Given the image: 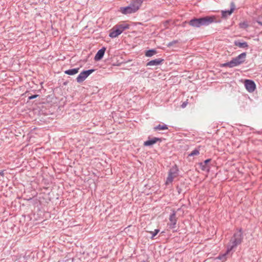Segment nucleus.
<instances>
[{
  "mask_svg": "<svg viewBox=\"0 0 262 262\" xmlns=\"http://www.w3.org/2000/svg\"><path fill=\"white\" fill-rule=\"evenodd\" d=\"M79 68H75L73 69H70L64 72L65 74L69 75H74L77 74L79 72Z\"/></svg>",
  "mask_w": 262,
  "mask_h": 262,
  "instance_id": "15",
  "label": "nucleus"
},
{
  "mask_svg": "<svg viewBox=\"0 0 262 262\" xmlns=\"http://www.w3.org/2000/svg\"><path fill=\"white\" fill-rule=\"evenodd\" d=\"M258 23H259V24H260V25H262V23H260V22H258Z\"/></svg>",
  "mask_w": 262,
  "mask_h": 262,
  "instance_id": "28",
  "label": "nucleus"
},
{
  "mask_svg": "<svg viewBox=\"0 0 262 262\" xmlns=\"http://www.w3.org/2000/svg\"><path fill=\"white\" fill-rule=\"evenodd\" d=\"M177 172L178 169L177 167H172L170 169L166 181V185H168L172 182L173 179L176 178L178 175Z\"/></svg>",
  "mask_w": 262,
  "mask_h": 262,
  "instance_id": "4",
  "label": "nucleus"
},
{
  "mask_svg": "<svg viewBox=\"0 0 262 262\" xmlns=\"http://www.w3.org/2000/svg\"><path fill=\"white\" fill-rule=\"evenodd\" d=\"M144 0H132L129 6L120 8L119 11L127 15L137 12L141 7Z\"/></svg>",
  "mask_w": 262,
  "mask_h": 262,
  "instance_id": "2",
  "label": "nucleus"
},
{
  "mask_svg": "<svg viewBox=\"0 0 262 262\" xmlns=\"http://www.w3.org/2000/svg\"><path fill=\"white\" fill-rule=\"evenodd\" d=\"M234 45L241 48H246L248 47V43L246 42H240L236 41L234 42Z\"/></svg>",
  "mask_w": 262,
  "mask_h": 262,
  "instance_id": "16",
  "label": "nucleus"
},
{
  "mask_svg": "<svg viewBox=\"0 0 262 262\" xmlns=\"http://www.w3.org/2000/svg\"><path fill=\"white\" fill-rule=\"evenodd\" d=\"M187 102H184L182 104V107L183 108H184L186 107V106L187 105Z\"/></svg>",
  "mask_w": 262,
  "mask_h": 262,
  "instance_id": "27",
  "label": "nucleus"
},
{
  "mask_svg": "<svg viewBox=\"0 0 262 262\" xmlns=\"http://www.w3.org/2000/svg\"><path fill=\"white\" fill-rule=\"evenodd\" d=\"M157 52L155 50H149L145 53V56L147 57H151L154 55L156 54Z\"/></svg>",
  "mask_w": 262,
  "mask_h": 262,
  "instance_id": "20",
  "label": "nucleus"
},
{
  "mask_svg": "<svg viewBox=\"0 0 262 262\" xmlns=\"http://www.w3.org/2000/svg\"><path fill=\"white\" fill-rule=\"evenodd\" d=\"M160 141V139L158 138H154L151 140H147L144 142L143 145L145 146H151L155 144L157 141Z\"/></svg>",
  "mask_w": 262,
  "mask_h": 262,
  "instance_id": "13",
  "label": "nucleus"
},
{
  "mask_svg": "<svg viewBox=\"0 0 262 262\" xmlns=\"http://www.w3.org/2000/svg\"><path fill=\"white\" fill-rule=\"evenodd\" d=\"M243 234L241 228L237 229L234 233L233 236L231 238L230 242L227 246L226 252L224 254H220L217 257V259L225 261L227 259L228 253L235 248L238 245L241 244L243 241Z\"/></svg>",
  "mask_w": 262,
  "mask_h": 262,
  "instance_id": "1",
  "label": "nucleus"
},
{
  "mask_svg": "<svg viewBox=\"0 0 262 262\" xmlns=\"http://www.w3.org/2000/svg\"><path fill=\"white\" fill-rule=\"evenodd\" d=\"M244 84L246 90L250 93L253 92L256 89V85L254 82L251 80H245Z\"/></svg>",
  "mask_w": 262,
  "mask_h": 262,
  "instance_id": "6",
  "label": "nucleus"
},
{
  "mask_svg": "<svg viewBox=\"0 0 262 262\" xmlns=\"http://www.w3.org/2000/svg\"><path fill=\"white\" fill-rule=\"evenodd\" d=\"M201 18L203 26H208L213 22H216V17L213 15L207 16Z\"/></svg>",
  "mask_w": 262,
  "mask_h": 262,
  "instance_id": "7",
  "label": "nucleus"
},
{
  "mask_svg": "<svg viewBox=\"0 0 262 262\" xmlns=\"http://www.w3.org/2000/svg\"><path fill=\"white\" fill-rule=\"evenodd\" d=\"M105 48H102L100 50H99L97 53H96L95 56V60H99L102 59L103 56H104L105 51Z\"/></svg>",
  "mask_w": 262,
  "mask_h": 262,
  "instance_id": "11",
  "label": "nucleus"
},
{
  "mask_svg": "<svg viewBox=\"0 0 262 262\" xmlns=\"http://www.w3.org/2000/svg\"><path fill=\"white\" fill-rule=\"evenodd\" d=\"M200 153L199 150L194 149L191 152V153L189 155V156H194L198 155Z\"/></svg>",
  "mask_w": 262,
  "mask_h": 262,
  "instance_id": "22",
  "label": "nucleus"
},
{
  "mask_svg": "<svg viewBox=\"0 0 262 262\" xmlns=\"http://www.w3.org/2000/svg\"><path fill=\"white\" fill-rule=\"evenodd\" d=\"M129 25L124 22L115 25L110 30L109 36L111 38H115L121 34L124 30L128 29Z\"/></svg>",
  "mask_w": 262,
  "mask_h": 262,
  "instance_id": "3",
  "label": "nucleus"
},
{
  "mask_svg": "<svg viewBox=\"0 0 262 262\" xmlns=\"http://www.w3.org/2000/svg\"><path fill=\"white\" fill-rule=\"evenodd\" d=\"M160 230L158 229H156L154 230V231H150L149 233L152 234L151 237V239H154V237L159 232Z\"/></svg>",
  "mask_w": 262,
  "mask_h": 262,
  "instance_id": "21",
  "label": "nucleus"
},
{
  "mask_svg": "<svg viewBox=\"0 0 262 262\" xmlns=\"http://www.w3.org/2000/svg\"><path fill=\"white\" fill-rule=\"evenodd\" d=\"M234 9V7H233L232 8H231L230 9V10L222 11V16L224 17H226L228 15H231L232 13V12H233Z\"/></svg>",
  "mask_w": 262,
  "mask_h": 262,
  "instance_id": "17",
  "label": "nucleus"
},
{
  "mask_svg": "<svg viewBox=\"0 0 262 262\" xmlns=\"http://www.w3.org/2000/svg\"><path fill=\"white\" fill-rule=\"evenodd\" d=\"M37 96H38V95H37L31 96H30V97H29V99H30V100H31V99H34V98H35L37 97Z\"/></svg>",
  "mask_w": 262,
  "mask_h": 262,
  "instance_id": "25",
  "label": "nucleus"
},
{
  "mask_svg": "<svg viewBox=\"0 0 262 262\" xmlns=\"http://www.w3.org/2000/svg\"><path fill=\"white\" fill-rule=\"evenodd\" d=\"M239 26L242 28H246L247 27V25L246 23H240Z\"/></svg>",
  "mask_w": 262,
  "mask_h": 262,
  "instance_id": "23",
  "label": "nucleus"
},
{
  "mask_svg": "<svg viewBox=\"0 0 262 262\" xmlns=\"http://www.w3.org/2000/svg\"><path fill=\"white\" fill-rule=\"evenodd\" d=\"M189 24L193 27L196 28H199L201 26H203L201 18H193L190 20L189 22Z\"/></svg>",
  "mask_w": 262,
  "mask_h": 262,
  "instance_id": "9",
  "label": "nucleus"
},
{
  "mask_svg": "<svg viewBox=\"0 0 262 262\" xmlns=\"http://www.w3.org/2000/svg\"><path fill=\"white\" fill-rule=\"evenodd\" d=\"M240 64V62H237L235 58H233L230 61L223 64V67H228L232 68Z\"/></svg>",
  "mask_w": 262,
  "mask_h": 262,
  "instance_id": "10",
  "label": "nucleus"
},
{
  "mask_svg": "<svg viewBox=\"0 0 262 262\" xmlns=\"http://www.w3.org/2000/svg\"><path fill=\"white\" fill-rule=\"evenodd\" d=\"M94 71V70H89L81 72L76 78L77 81L78 83L82 82Z\"/></svg>",
  "mask_w": 262,
  "mask_h": 262,
  "instance_id": "5",
  "label": "nucleus"
},
{
  "mask_svg": "<svg viewBox=\"0 0 262 262\" xmlns=\"http://www.w3.org/2000/svg\"><path fill=\"white\" fill-rule=\"evenodd\" d=\"M155 130H166L168 129V127L165 124H159V125L155 126L154 128Z\"/></svg>",
  "mask_w": 262,
  "mask_h": 262,
  "instance_id": "18",
  "label": "nucleus"
},
{
  "mask_svg": "<svg viewBox=\"0 0 262 262\" xmlns=\"http://www.w3.org/2000/svg\"><path fill=\"white\" fill-rule=\"evenodd\" d=\"M176 214H171L169 217V222L167 225L170 229L175 228L177 222V218L176 216Z\"/></svg>",
  "mask_w": 262,
  "mask_h": 262,
  "instance_id": "8",
  "label": "nucleus"
},
{
  "mask_svg": "<svg viewBox=\"0 0 262 262\" xmlns=\"http://www.w3.org/2000/svg\"><path fill=\"white\" fill-rule=\"evenodd\" d=\"M163 61L162 59H156L155 60H151L149 61L146 66H158Z\"/></svg>",
  "mask_w": 262,
  "mask_h": 262,
  "instance_id": "12",
  "label": "nucleus"
},
{
  "mask_svg": "<svg viewBox=\"0 0 262 262\" xmlns=\"http://www.w3.org/2000/svg\"><path fill=\"white\" fill-rule=\"evenodd\" d=\"M246 57V53H243L239 55L238 56L235 57V58L237 60V62H240V64L243 63L245 60Z\"/></svg>",
  "mask_w": 262,
  "mask_h": 262,
  "instance_id": "14",
  "label": "nucleus"
},
{
  "mask_svg": "<svg viewBox=\"0 0 262 262\" xmlns=\"http://www.w3.org/2000/svg\"><path fill=\"white\" fill-rule=\"evenodd\" d=\"M200 168L203 171H208L209 167L204 162L199 164Z\"/></svg>",
  "mask_w": 262,
  "mask_h": 262,
  "instance_id": "19",
  "label": "nucleus"
},
{
  "mask_svg": "<svg viewBox=\"0 0 262 262\" xmlns=\"http://www.w3.org/2000/svg\"><path fill=\"white\" fill-rule=\"evenodd\" d=\"M211 161V159H209L207 160H206L204 163H205L206 165H208V163Z\"/></svg>",
  "mask_w": 262,
  "mask_h": 262,
  "instance_id": "26",
  "label": "nucleus"
},
{
  "mask_svg": "<svg viewBox=\"0 0 262 262\" xmlns=\"http://www.w3.org/2000/svg\"><path fill=\"white\" fill-rule=\"evenodd\" d=\"M177 42H178V41L177 40H173V41L169 42L168 45V46L170 47V46H172L173 45L177 43Z\"/></svg>",
  "mask_w": 262,
  "mask_h": 262,
  "instance_id": "24",
  "label": "nucleus"
}]
</instances>
